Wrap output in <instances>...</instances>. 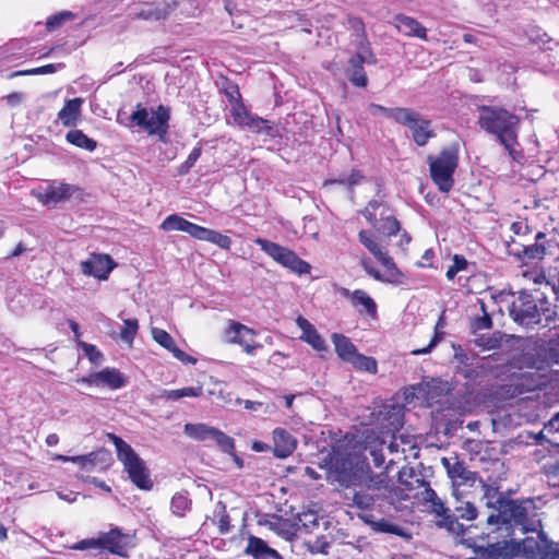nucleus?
<instances>
[{"label": "nucleus", "instance_id": "13d9d810", "mask_svg": "<svg viewBox=\"0 0 559 559\" xmlns=\"http://www.w3.org/2000/svg\"><path fill=\"white\" fill-rule=\"evenodd\" d=\"M421 491L417 493V497H420V499L425 502L432 503L436 500H438V495L436 491L429 486V484L424 479V485L419 488Z\"/></svg>", "mask_w": 559, "mask_h": 559}, {"label": "nucleus", "instance_id": "f3484780", "mask_svg": "<svg viewBox=\"0 0 559 559\" xmlns=\"http://www.w3.org/2000/svg\"><path fill=\"white\" fill-rule=\"evenodd\" d=\"M178 2H159L139 4L134 11V17L145 21L165 20L177 8Z\"/></svg>", "mask_w": 559, "mask_h": 559}, {"label": "nucleus", "instance_id": "a18cd8bd", "mask_svg": "<svg viewBox=\"0 0 559 559\" xmlns=\"http://www.w3.org/2000/svg\"><path fill=\"white\" fill-rule=\"evenodd\" d=\"M212 441L216 443V445L224 452L231 454L235 449L234 439L227 436L225 432L216 429Z\"/></svg>", "mask_w": 559, "mask_h": 559}, {"label": "nucleus", "instance_id": "4c0bfd02", "mask_svg": "<svg viewBox=\"0 0 559 559\" xmlns=\"http://www.w3.org/2000/svg\"><path fill=\"white\" fill-rule=\"evenodd\" d=\"M66 139L72 145L80 147V148H84L88 152H93L97 146L96 141L88 138L86 134L83 133V131H81L79 129L70 130L67 133Z\"/></svg>", "mask_w": 559, "mask_h": 559}, {"label": "nucleus", "instance_id": "0eeeda50", "mask_svg": "<svg viewBox=\"0 0 559 559\" xmlns=\"http://www.w3.org/2000/svg\"><path fill=\"white\" fill-rule=\"evenodd\" d=\"M130 119L135 126L144 129L148 134H157L163 138L168 128L169 110L164 106L148 110L139 104L136 110L130 116Z\"/></svg>", "mask_w": 559, "mask_h": 559}, {"label": "nucleus", "instance_id": "aec40b11", "mask_svg": "<svg viewBox=\"0 0 559 559\" xmlns=\"http://www.w3.org/2000/svg\"><path fill=\"white\" fill-rule=\"evenodd\" d=\"M343 295L348 297L353 307H355L360 314H367L372 319L377 318V304L376 301L362 289L349 292L343 290Z\"/></svg>", "mask_w": 559, "mask_h": 559}, {"label": "nucleus", "instance_id": "bf43d9fd", "mask_svg": "<svg viewBox=\"0 0 559 559\" xmlns=\"http://www.w3.org/2000/svg\"><path fill=\"white\" fill-rule=\"evenodd\" d=\"M374 528L377 531L383 532V533H391V534H396V535H400V533H401V528L397 525L392 524L385 520L376 522Z\"/></svg>", "mask_w": 559, "mask_h": 559}, {"label": "nucleus", "instance_id": "c03bdc74", "mask_svg": "<svg viewBox=\"0 0 559 559\" xmlns=\"http://www.w3.org/2000/svg\"><path fill=\"white\" fill-rule=\"evenodd\" d=\"M405 107H394V108H386L384 106L378 105V104H370L368 106V111L372 116L383 115L392 120H394L396 123L403 112Z\"/></svg>", "mask_w": 559, "mask_h": 559}, {"label": "nucleus", "instance_id": "7c9ffc66", "mask_svg": "<svg viewBox=\"0 0 559 559\" xmlns=\"http://www.w3.org/2000/svg\"><path fill=\"white\" fill-rule=\"evenodd\" d=\"M217 428L209 426L206 424H186L183 427V432L191 439L206 442L212 441L214 433Z\"/></svg>", "mask_w": 559, "mask_h": 559}, {"label": "nucleus", "instance_id": "ddd939ff", "mask_svg": "<svg viewBox=\"0 0 559 559\" xmlns=\"http://www.w3.org/2000/svg\"><path fill=\"white\" fill-rule=\"evenodd\" d=\"M78 382L98 388H107L109 390H118L127 384V379L116 368H104L100 371L92 372L86 377L80 378Z\"/></svg>", "mask_w": 559, "mask_h": 559}, {"label": "nucleus", "instance_id": "864d4df0", "mask_svg": "<svg viewBox=\"0 0 559 559\" xmlns=\"http://www.w3.org/2000/svg\"><path fill=\"white\" fill-rule=\"evenodd\" d=\"M467 266V261L464 257L455 254L453 257V264L447 271V278L453 280L455 275Z\"/></svg>", "mask_w": 559, "mask_h": 559}, {"label": "nucleus", "instance_id": "b1692460", "mask_svg": "<svg viewBox=\"0 0 559 559\" xmlns=\"http://www.w3.org/2000/svg\"><path fill=\"white\" fill-rule=\"evenodd\" d=\"M361 214L371 226L377 227L378 223L380 224L386 217L393 215V212L385 203L378 200H371L362 210Z\"/></svg>", "mask_w": 559, "mask_h": 559}, {"label": "nucleus", "instance_id": "680f3d73", "mask_svg": "<svg viewBox=\"0 0 559 559\" xmlns=\"http://www.w3.org/2000/svg\"><path fill=\"white\" fill-rule=\"evenodd\" d=\"M83 349L93 364H99L102 361L103 355L94 345L83 344Z\"/></svg>", "mask_w": 559, "mask_h": 559}, {"label": "nucleus", "instance_id": "e2e57ef3", "mask_svg": "<svg viewBox=\"0 0 559 559\" xmlns=\"http://www.w3.org/2000/svg\"><path fill=\"white\" fill-rule=\"evenodd\" d=\"M555 433L559 432V412L555 414L547 424L544 426V430L539 432L538 437H542L543 432Z\"/></svg>", "mask_w": 559, "mask_h": 559}, {"label": "nucleus", "instance_id": "4be33fe9", "mask_svg": "<svg viewBox=\"0 0 559 559\" xmlns=\"http://www.w3.org/2000/svg\"><path fill=\"white\" fill-rule=\"evenodd\" d=\"M153 340L160 346L173 353L174 357L182 362H195V359L187 355L183 350L178 348L175 344L174 338L165 330L158 328H152L151 330Z\"/></svg>", "mask_w": 559, "mask_h": 559}, {"label": "nucleus", "instance_id": "20e7f679", "mask_svg": "<svg viewBox=\"0 0 559 559\" xmlns=\"http://www.w3.org/2000/svg\"><path fill=\"white\" fill-rule=\"evenodd\" d=\"M459 152L460 146L455 142L443 147L438 156H428L431 179L441 192H449L453 187Z\"/></svg>", "mask_w": 559, "mask_h": 559}, {"label": "nucleus", "instance_id": "603ef678", "mask_svg": "<svg viewBox=\"0 0 559 559\" xmlns=\"http://www.w3.org/2000/svg\"><path fill=\"white\" fill-rule=\"evenodd\" d=\"M55 460L62 461V462H74L79 463L82 467H86L87 465H93L95 462V454L90 453L87 455H81V456H66V455H56Z\"/></svg>", "mask_w": 559, "mask_h": 559}, {"label": "nucleus", "instance_id": "9b49d317", "mask_svg": "<svg viewBox=\"0 0 559 559\" xmlns=\"http://www.w3.org/2000/svg\"><path fill=\"white\" fill-rule=\"evenodd\" d=\"M510 316L513 320L525 328L539 324L542 314L532 295L520 293L510 307Z\"/></svg>", "mask_w": 559, "mask_h": 559}, {"label": "nucleus", "instance_id": "1a4fd4ad", "mask_svg": "<svg viewBox=\"0 0 559 559\" xmlns=\"http://www.w3.org/2000/svg\"><path fill=\"white\" fill-rule=\"evenodd\" d=\"M397 123L408 128L413 141L418 146L427 145L436 136L431 120L413 108L405 107Z\"/></svg>", "mask_w": 559, "mask_h": 559}, {"label": "nucleus", "instance_id": "cd10ccee", "mask_svg": "<svg viewBox=\"0 0 559 559\" xmlns=\"http://www.w3.org/2000/svg\"><path fill=\"white\" fill-rule=\"evenodd\" d=\"M82 98L67 100L64 106L58 112V119L64 127H74L81 119Z\"/></svg>", "mask_w": 559, "mask_h": 559}, {"label": "nucleus", "instance_id": "c756f323", "mask_svg": "<svg viewBox=\"0 0 559 559\" xmlns=\"http://www.w3.org/2000/svg\"><path fill=\"white\" fill-rule=\"evenodd\" d=\"M523 277L528 282L532 283L535 287V292H539L543 296V298H546L547 292L555 293L556 285L547 280L545 274L542 271L538 270H532V271H524Z\"/></svg>", "mask_w": 559, "mask_h": 559}, {"label": "nucleus", "instance_id": "774afa93", "mask_svg": "<svg viewBox=\"0 0 559 559\" xmlns=\"http://www.w3.org/2000/svg\"><path fill=\"white\" fill-rule=\"evenodd\" d=\"M24 100V94L21 92H14L7 96V102L11 106H16Z\"/></svg>", "mask_w": 559, "mask_h": 559}, {"label": "nucleus", "instance_id": "72a5a7b5", "mask_svg": "<svg viewBox=\"0 0 559 559\" xmlns=\"http://www.w3.org/2000/svg\"><path fill=\"white\" fill-rule=\"evenodd\" d=\"M243 129H248L254 133L265 134L271 138H275L278 134L277 129L269 120L255 115L251 116Z\"/></svg>", "mask_w": 559, "mask_h": 559}, {"label": "nucleus", "instance_id": "0e129e2a", "mask_svg": "<svg viewBox=\"0 0 559 559\" xmlns=\"http://www.w3.org/2000/svg\"><path fill=\"white\" fill-rule=\"evenodd\" d=\"M63 68V63H51L36 68L37 75L55 73Z\"/></svg>", "mask_w": 559, "mask_h": 559}, {"label": "nucleus", "instance_id": "37998d69", "mask_svg": "<svg viewBox=\"0 0 559 559\" xmlns=\"http://www.w3.org/2000/svg\"><path fill=\"white\" fill-rule=\"evenodd\" d=\"M348 362L352 364L356 369L368 371L370 373H376L378 370L376 359L359 354L358 352Z\"/></svg>", "mask_w": 559, "mask_h": 559}, {"label": "nucleus", "instance_id": "f03ea898", "mask_svg": "<svg viewBox=\"0 0 559 559\" xmlns=\"http://www.w3.org/2000/svg\"><path fill=\"white\" fill-rule=\"evenodd\" d=\"M519 118L509 110L498 106L478 108V123L483 130L497 136L514 160L522 157L516 150Z\"/></svg>", "mask_w": 559, "mask_h": 559}, {"label": "nucleus", "instance_id": "7ed1b4c3", "mask_svg": "<svg viewBox=\"0 0 559 559\" xmlns=\"http://www.w3.org/2000/svg\"><path fill=\"white\" fill-rule=\"evenodd\" d=\"M358 239L360 243L364 245L385 269V272L381 273L371 265L369 260L364 259L361 260V266L369 276L381 283L392 285L404 284L405 275L399 270L393 259L382 249L380 243L370 235V233L360 230Z\"/></svg>", "mask_w": 559, "mask_h": 559}, {"label": "nucleus", "instance_id": "9d476101", "mask_svg": "<svg viewBox=\"0 0 559 559\" xmlns=\"http://www.w3.org/2000/svg\"><path fill=\"white\" fill-rule=\"evenodd\" d=\"M78 190L76 187L63 181H47L32 190V195L44 206L53 209L59 203L68 201Z\"/></svg>", "mask_w": 559, "mask_h": 559}, {"label": "nucleus", "instance_id": "a878e982", "mask_svg": "<svg viewBox=\"0 0 559 559\" xmlns=\"http://www.w3.org/2000/svg\"><path fill=\"white\" fill-rule=\"evenodd\" d=\"M431 510L438 518H440L438 521L439 526L444 527L450 532H459L461 530L462 525L456 521L454 513L444 506L440 498L431 503Z\"/></svg>", "mask_w": 559, "mask_h": 559}, {"label": "nucleus", "instance_id": "de8ad7c7", "mask_svg": "<svg viewBox=\"0 0 559 559\" xmlns=\"http://www.w3.org/2000/svg\"><path fill=\"white\" fill-rule=\"evenodd\" d=\"M124 328L120 332V337L123 342L132 344L138 333L139 323L136 319H127L123 321Z\"/></svg>", "mask_w": 559, "mask_h": 559}, {"label": "nucleus", "instance_id": "ea45409f", "mask_svg": "<svg viewBox=\"0 0 559 559\" xmlns=\"http://www.w3.org/2000/svg\"><path fill=\"white\" fill-rule=\"evenodd\" d=\"M229 102L231 104L230 114L234 119V122L243 128L247 124V121L251 118L252 114H250L245 105L240 103L233 94H229Z\"/></svg>", "mask_w": 559, "mask_h": 559}, {"label": "nucleus", "instance_id": "c9c22d12", "mask_svg": "<svg viewBox=\"0 0 559 559\" xmlns=\"http://www.w3.org/2000/svg\"><path fill=\"white\" fill-rule=\"evenodd\" d=\"M399 483L404 490H418L424 485V478L417 476L412 467L404 466L399 472Z\"/></svg>", "mask_w": 559, "mask_h": 559}, {"label": "nucleus", "instance_id": "423d86ee", "mask_svg": "<svg viewBox=\"0 0 559 559\" xmlns=\"http://www.w3.org/2000/svg\"><path fill=\"white\" fill-rule=\"evenodd\" d=\"M132 547V537L115 527L109 532L99 533L96 537L82 539L71 548L74 550H97L99 552L106 550L120 557H127L128 550Z\"/></svg>", "mask_w": 559, "mask_h": 559}, {"label": "nucleus", "instance_id": "5fc2aeb1", "mask_svg": "<svg viewBox=\"0 0 559 559\" xmlns=\"http://www.w3.org/2000/svg\"><path fill=\"white\" fill-rule=\"evenodd\" d=\"M201 155V147H194L188 158L180 165L178 169L179 175H186L190 170V168L195 164Z\"/></svg>", "mask_w": 559, "mask_h": 559}, {"label": "nucleus", "instance_id": "6e6d98bb", "mask_svg": "<svg viewBox=\"0 0 559 559\" xmlns=\"http://www.w3.org/2000/svg\"><path fill=\"white\" fill-rule=\"evenodd\" d=\"M383 442L380 441L374 445H368L366 449L369 451V454L372 456V461L376 467H381L384 463V455L382 451Z\"/></svg>", "mask_w": 559, "mask_h": 559}, {"label": "nucleus", "instance_id": "49530a36", "mask_svg": "<svg viewBox=\"0 0 559 559\" xmlns=\"http://www.w3.org/2000/svg\"><path fill=\"white\" fill-rule=\"evenodd\" d=\"M74 14L71 11H61L47 19L46 27L48 31H55L60 27L63 23L74 19Z\"/></svg>", "mask_w": 559, "mask_h": 559}, {"label": "nucleus", "instance_id": "69168bd1", "mask_svg": "<svg viewBox=\"0 0 559 559\" xmlns=\"http://www.w3.org/2000/svg\"><path fill=\"white\" fill-rule=\"evenodd\" d=\"M511 230L516 236H525L528 233L530 228L526 222L520 221L512 223Z\"/></svg>", "mask_w": 559, "mask_h": 559}, {"label": "nucleus", "instance_id": "c85d7f7f", "mask_svg": "<svg viewBox=\"0 0 559 559\" xmlns=\"http://www.w3.org/2000/svg\"><path fill=\"white\" fill-rule=\"evenodd\" d=\"M364 58L361 55H356L350 58L346 69L348 80L357 87H365L368 83L366 72L364 70Z\"/></svg>", "mask_w": 559, "mask_h": 559}, {"label": "nucleus", "instance_id": "f8f14e48", "mask_svg": "<svg viewBox=\"0 0 559 559\" xmlns=\"http://www.w3.org/2000/svg\"><path fill=\"white\" fill-rule=\"evenodd\" d=\"M255 332L239 323L231 321L225 329L224 338L226 343L239 344L248 355H254L257 348L261 347V344L254 341Z\"/></svg>", "mask_w": 559, "mask_h": 559}, {"label": "nucleus", "instance_id": "4d7b16f0", "mask_svg": "<svg viewBox=\"0 0 559 559\" xmlns=\"http://www.w3.org/2000/svg\"><path fill=\"white\" fill-rule=\"evenodd\" d=\"M353 502L357 508L366 510L373 504V497L367 492H355Z\"/></svg>", "mask_w": 559, "mask_h": 559}, {"label": "nucleus", "instance_id": "3c124183", "mask_svg": "<svg viewBox=\"0 0 559 559\" xmlns=\"http://www.w3.org/2000/svg\"><path fill=\"white\" fill-rule=\"evenodd\" d=\"M367 488L370 490L388 489V476L384 473L378 475H370L367 479Z\"/></svg>", "mask_w": 559, "mask_h": 559}, {"label": "nucleus", "instance_id": "2eb2a0df", "mask_svg": "<svg viewBox=\"0 0 559 559\" xmlns=\"http://www.w3.org/2000/svg\"><path fill=\"white\" fill-rule=\"evenodd\" d=\"M356 473L350 459L335 455L331 459L329 468V478L337 481L343 486H349L355 479Z\"/></svg>", "mask_w": 559, "mask_h": 559}, {"label": "nucleus", "instance_id": "5701e85b", "mask_svg": "<svg viewBox=\"0 0 559 559\" xmlns=\"http://www.w3.org/2000/svg\"><path fill=\"white\" fill-rule=\"evenodd\" d=\"M296 324L302 332V334L300 335V340L308 343L313 349L318 352L326 350V344L324 340L318 333L312 323H310L304 317L299 316L296 319Z\"/></svg>", "mask_w": 559, "mask_h": 559}, {"label": "nucleus", "instance_id": "dca6fc26", "mask_svg": "<svg viewBox=\"0 0 559 559\" xmlns=\"http://www.w3.org/2000/svg\"><path fill=\"white\" fill-rule=\"evenodd\" d=\"M82 273L98 280H106L112 271V260L107 254H92L87 260L81 262Z\"/></svg>", "mask_w": 559, "mask_h": 559}, {"label": "nucleus", "instance_id": "bb28decb", "mask_svg": "<svg viewBox=\"0 0 559 559\" xmlns=\"http://www.w3.org/2000/svg\"><path fill=\"white\" fill-rule=\"evenodd\" d=\"M395 27L406 36H414L421 39H426V28L417 22L414 17L397 14L394 17Z\"/></svg>", "mask_w": 559, "mask_h": 559}, {"label": "nucleus", "instance_id": "6ab92c4d", "mask_svg": "<svg viewBox=\"0 0 559 559\" xmlns=\"http://www.w3.org/2000/svg\"><path fill=\"white\" fill-rule=\"evenodd\" d=\"M273 437V454L278 459H286L293 454L297 447V439L284 428H275Z\"/></svg>", "mask_w": 559, "mask_h": 559}, {"label": "nucleus", "instance_id": "338daca9", "mask_svg": "<svg viewBox=\"0 0 559 559\" xmlns=\"http://www.w3.org/2000/svg\"><path fill=\"white\" fill-rule=\"evenodd\" d=\"M454 359L461 365H471L468 355L461 347H454Z\"/></svg>", "mask_w": 559, "mask_h": 559}, {"label": "nucleus", "instance_id": "39448f33", "mask_svg": "<svg viewBox=\"0 0 559 559\" xmlns=\"http://www.w3.org/2000/svg\"><path fill=\"white\" fill-rule=\"evenodd\" d=\"M108 439L114 443L118 460L123 464L131 481L143 490H150L153 483L150 478L144 461L135 451L120 437L109 433Z\"/></svg>", "mask_w": 559, "mask_h": 559}, {"label": "nucleus", "instance_id": "6e6552de", "mask_svg": "<svg viewBox=\"0 0 559 559\" xmlns=\"http://www.w3.org/2000/svg\"><path fill=\"white\" fill-rule=\"evenodd\" d=\"M254 242L264 251L269 257L275 260L283 266L292 270L293 272L301 275L308 274L311 266L306 261L301 260L294 251L288 248L282 247L278 243L270 241L264 238H257Z\"/></svg>", "mask_w": 559, "mask_h": 559}, {"label": "nucleus", "instance_id": "4468645a", "mask_svg": "<svg viewBox=\"0 0 559 559\" xmlns=\"http://www.w3.org/2000/svg\"><path fill=\"white\" fill-rule=\"evenodd\" d=\"M545 238L546 235L542 231H538L534 236V243L524 245L519 243L515 240H512L511 242H508V252L509 254H513L522 259L526 263L534 260H540L544 258L546 253V247L542 242V240H544Z\"/></svg>", "mask_w": 559, "mask_h": 559}, {"label": "nucleus", "instance_id": "79ce46f5", "mask_svg": "<svg viewBox=\"0 0 559 559\" xmlns=\"http://www.w3.org/2000/svg\"><path fill=\"white\" fill-rule=\"evenodd\" d=\"M445 326V320H444V316L443 313L439 317L437 323H436V326H435V335L433 337L431 338L430 343L428 344V346L424 347V348H420V349H414L412 350V354L413 355H426V354H429L436 346L437 344L443 338V329Z\"/></svg>", "mask_w": 559, "mask_h": 559}, {"label": "nucleus", "instance_id": "e433bc0d", "mask_svg": "<svg viewBox=\"0 0 559 559\" xmlns=\"http://www.w3.org/2000/svg\"><path fill=\"white\" fill-rule=\"evenodd\" d=\"M362 179H364V177L359 171L353 170L350 174L341 175L336 179L325 180L323 183V188L331 191V189L334 185H340V186H343L346 190L350 191V189L354 186L359 185L362 181Z\"/></svg>", "mask_w": 559, "mask_h": 559}, {"label": "nucleus", "instance_id": "f257e3e1", "mask_svg": "<svg viewBox=\"0 0 559 559\" xmlns=\"http://www.w3.org/2000/svg\"><path fill=\"white\" fill-rule=\"evenodd\" d=\"M484 498L487 499L486 506L498 511L497 514H490L487 518L488 525H519L524 532H535L539 522L531 520L534 515L535 506L533 500H513L501 497L497 489L484 485Z\"/></svg>", "mask_w": 559, "mask_h": 559}, {"label": "nucleus", "instance_id": "473e14b6", "mask_svg": "<svg viewBox=\"0 0 559 559\" xmlns=\"http://www.w3.org/2000/svg\"><path fill=\"white\" fill-rule=\"evenodd\" d=\"M332 342L335 346L336 354L344 361L348 362L357 353L355 345L348 337L344 336L343 334L334 333L332 335Z\"/></svg>", "mask_w": 559, "mask_h": 559}, {"label": "nucleus", "instance_id": "393cba45", "mask_svg": "<svg viewBox=\"0 0 559 559\" xmlns=\"http://www.w3.org/2000/svg\"><path fill=\"white\" fill-rule=\"evenodd\" d=\"M160 228L165 231H183L189 234L191 237L197 238L200 226L185 219L178 214H171L163 221Z\"/></svg>", "mask_w": 559, "mask_h": 559}, {"label": "nucleus", "instance_id": "8fccbe9b", "mask_svg": "<svg viewBox=\"0 0 559 559\" xmlns=\"http://www.w3.org/2000/svg\"><path fill=\"white\" fill-rule=\"evenodd\" d=\"M190 507V500L182 493H177L171 499V510L175 514L182 516Z\"/></svg>", "mask_w": 559, "mask_h": 559}, {"label": "nucleus", "instance_id": "2f4dec72", "mask_svg": "<svg viewBox=\"0 0 559 559\" xmlns=\"http://www.w3.org/2000/svg\"><path fill=\"white\" fill-rule=\"evenodd\" d=\"M264 525L285 539H290L296 533L295 525L289 520L280 516H272L264 522Z\"/></svg>", "mask_w": 559, "mask_h": 559}, {"label": "nucleus", "instance_id": "58836bf2", "mask_svg": "<svg viewBox=\"0 0 559 559\" xmlns=\"http://www.w3.org/2000/svg\"><path fill=\"white\" fill-rule=\"evenodd\" d=\"M203 389L202 386H187L175 390H164L160 394L162 399L166 401H178L183 397H199L202 395Z\"/></svg>", "mask_w": 559, "mask_h": 559}, {"label": "nucleus", "instance_id": "f704fd0d", "mask_svg": "<svg viewBox=\"0 0 559 559\" xmlns=\"http://www.w3.org/2000/svg\"><path fill=\"white\" fill-rule=\"evenodd\" d=\"M198 240L207 241L218 246L222 249L228 250L231 245V239L216 230L209 229L200 226L197 238Z\"/></svg>", "mask_w": 559, "mask_h": 559}, {"label": "nucleus", "instance_id": "052dcab7", "mask_svg": "<svg viewBox=\"0 0 559 559\" xmlns=\"http://www.w3.org/2000/svg\"><path fill=\"white\" fill-rule=\"evenodd\" d=\"M480 307H481V310H483L484 313H483L481 317H479V318H477L475 320L474 326L477 330H486V329H489L491 326V318L486 312L485 304L483 301L480 302Z\"/></svg>", "mask_w": 559, "mask_h": 559}, {"label": "nucleus", "instance_id": "412c9836", "mask_svg": "<svg viewBox=\"0 0 559 559\" xmlns=\"http://www.w3.org/2000/svg\"><path fill=\"white\" fill-rule=\"evenodd\" d=\"M245 554L253 559H283L277 550L271 548L262 538L250 535Z\"/></svg>", "mask_w": 559, "mask_h": 559}, {"label": "nucleus", "instance_id": "a19ab883", "mask_svg": "<svg viewBox=\"0 0 559 559\" xmlns=\"http://www.w3.org/2000/svg\"><path fill=\"white\" fill-rule=\"evenodd\" d=\"M453 496L456 499L457 504L454 507V516L457 519H462L465 521H472L477 518V509L469 501H460L457 490L454 489Z\"/></svg>", "mask_w": 559, "mask_h": 559}, {"label": "nucleus", "instance_id": "09e8293b", "mask_svg": "<svg viewBox=\"0 0 559 559\" xmlns=\"http://www.w3.org/2000/svg\"><path fill=\"white\" fill-rule=\"evenodd\" d=\"M376 228L378 231L386 236H393L396 235L400 230V223L394 217V215H391L390 217H386L382 223H378Z\"/></svg>", "mask_w": 559, "mask_h": 559}, {"label": "nucleus", "instance_id": "a211bd4d", "mask_svg": "<svg viewBox=\"0 0 559 559\" xmlns=\"http://www.w3.org/2000/svg\"><path fill=\"white\" fill-rule=\"evenodd\" d=\"M443 467L447 469L449 477L453 481V486H461L468 483H474L476 474L467 469L463 462L457 459L441 460Z\"/></svg>", "mask_w": 559, "mask_h": 559}]
</instances>
